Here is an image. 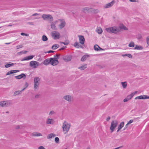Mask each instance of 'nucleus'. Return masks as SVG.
<instances>
[{
	"label": "nucleus",
	"mask_w": 149,
	"mask_h": 149,
	"mask_svg": "<svg viewBox=\"0 0 149 149\" xmlns=\"http://www.w3.org/2000/svg\"><path fill=\"white\" fill-rule=\"evenodd\" d=\"M90 13H97L98 12V10L95 9L91 8V9H90Z\"/></svg>",
	"instance_id": "412c9836"
},
{
	"label": "nucleus",
	"mask_w": 149,
	"mask_h": 149,
	"mask_svg": "<svg viewBox=\"0 0 149 149\" xmlns=\"http://www.w3.org/2000/svg\"><path fill=\"white\" fill-rule=\"evenodd\" d=\"M134 42H130L128 45V46L129 47H134Z\"/></svg>",
	"instance_id": "f704fd0d"
},
{
	"label": "nucleus",
	"mask_w": 149,
	"mask_h": 149,
	"mask_svg": "<svg viewBox=\"0 0 149 149\" xmlns=\"http://www.w3.org/2000/svg\"><path fill=\"white\" fill-rule=\"evenodd\" d=\"M133 120H130L129 122H128V123H127V124L128 125H129V124H130L131 123H133Z\"/></svg>",
	"instance_id": "8fccbe9b"
},
{
	"label": "nucleus",
	"mask_w": 149,
	"mask_h": 149,
	"mask_svg": "<svg viewBox=\"0 0 149 149\" xmlns=\"http://www.w3.org/2000/svg\"><path fill=\"white\" fill-rule=\"evenodd\" d=\"M38 149H45V148L43 146H40L38 148Z\"/></svg>",
	"instance_id": "4d7b16f0"
},
{
	"label": "nucleus",
	"mask_w": 149,
	"mask_h": 149,
	"mask_svg": "<svg viewBox=\"0 0 149 149\" xmlns=\"http://www.w3.org/2000/svg\"><path fill=\"white\" fill-rule=\"evenodd\" d=\"M123 56H128V57H129L130 58H132V55L130 54H125L123 55Z\"/></svg>",
	"instance_id": "c9c22d12"
},
{
	"label": "nucleus",
	"mask_w": 149,
	"mask_h": 149,
	"mask_svg": "<svg viewBox=\"0 0 149 149\" xmlns=\"http://www.w3.org/2000/svg\"><path fill=\"white\" fill-rule=\"evenodd\" d=\"M19 128H20V127H19V125L17 126L16 127V129H19Z\"/></svg>",
	"instance_id": "774afa93"
},
{
	"label": "nucleus",
	"mask_w": 149,
	"mask_h": 149,
	"mask_svg": "<svg viewBox=\"0 0 149 149\" xmlns=\"http://www.w3.org/2000/svg\"><path fill=\"white\" fill-rule=\"evenodd\" d=\"M63 98L69 102H71L72 97L70 95H67L64 96L63 97Z\"/></svg>",
	"instance_id": "f8f14e48"
},
{
	"label": "nucleus",
	"mask_w": 149,
	"mask_h": 149,
	"mask_svg": "<svg viewBox=\"0 0 149 149\" xmlns=\"http://www.w3.org/2000/svg\"><path fill=\"white\" fill-rule=\"evenodd\" d=\"M47 37L45 35H43L42 37V40L43 41H46L48 40Z\"/></svg>",
	"instance_id": "bb28decb"
},
{
	"label": "nucleus",
	"mask_w": 149,
	"mask_h": 149,
	"mask_svg": "<svg viewBox=\"0 0 149 149\" xmlns=\"http://www.w3.org/2000/svg\"><path fill=\"white\" fill-rule=\"evenodd\" d=\"M99 47V46L98 45H95L94 46V49L96 51H99V49L98 48Z\"/></svg>",
	"instance_id": "2f4dec72"
},
{
	"label": "nucleus",
	"mask_w": 149,
	"mask_h": 149,
	"mask_svg": "<svg viewBox=\"0 0 149 149\" xmlns=\"http://www.w3.org/2000/svg\"><path fill=\"white\" fill-rule=\"evenodd\" d=\"M38 14L37 13H34L32 15L33 16H36L38 15Z\"/></svg>",
	"instance_id": "69168bd1"
},
{
	"label": "nucleus",
	"mask_w": 149,
	"mask_h": 149,
	"mask_svg": "<svg viewBox=\"0 0 149 149\" xmlns=\"http://www.w3.org/2000/svg\"><path fill=\"white\" fill-rule=\"evenodd\" d=\"M110 117L108 116V117L107 118L106 120L107 121H108L110 120Z\"/></svg>",
	"instance_id": "13d9d810"
},
{
	"label": "nucleus",
	"mask_w": 149,
	"mask_h": 149,
	"mask_svg": "<svg viewBox=\"0 0 149 149\" xmlns=\"http://www.w3.org/2000/svg\"><path fill=\"white\" fill-rule=\"evenodd\" d=\"M106 31L109 33H116L117 29L115 27L107 28L106 29Z\"/></svg>",
	"instance_id": "423d86ee"
},
{
	"label": "nucleus",
	"mask_w": 149,
	"mask_h": 149,
	"mask_svg": "<svg viewBox=\"0 0 149 149\" xmlns=\"http://www.w3.org/2000/svg\"><path fill=\"white\" fill-rule=\"evenodd\" d=\"M54 33H53L52 35L53 36H54V39H59L60 37V33L56 31H54Z\"/></svg>",
	"instance_id": "6e6552de"
},
{
	"label": "nucleus",
	"mask_w": 149,
	"mask_h": 149,
	"mask_svg": "<svg viewBox=\"0 0 149 149\" xmlns=\"http://www.w3.org/2000/svg\"><path fill=\"white\" fill-rule=\"evenodd\" d=\"M39 65L38 62L34 61H31L29 63L30 66L34 68H36Z\"/></svg>",
	"instance_id": "39448f33"
},
{
	"label": "nucleus",
	"mask_w": 149,
	"mask_h": 149,
	"mask_svg": "<svg viewBox=\"0 0 149 149\" xmlns=\"http://www.w3.org/2000/svg\"><path fill=\"white\" fill-rule=\"evenodd\" d=\"M115 2V1L114 0H113L110 3L106 4L105 7L106 8H109L112 6L113 5Z\"/></svg>",
	"instance_id": "ddd939ff"
},
{
	"label": "nucleus",
	"mask_w": 149,
	"mask_h": 149,
	"mask_svg": "<svg viewBox=\"0 0 149 149\" xmlns=\"http://www.w3.org/2000/svg\"><path fill=\"white\" fill-rule=\"evenodd\" d=\"M139 99H143V95H140L138 96Z\"/></svg>",
	"instance_id": "5fc2aeb1"
},
{
	"label": "nucleus",
	"mask_w": 149,
	"mask_h": 149,
	"mask_svg": "<svg viewBox=\"0 0 149 149\" xmlns=\"http://www.w3.org/2000/svg\"><path fill=\"white\" fill-rule=\"evenodd\" d=\"M129 1L130 2H137V1H136V0H129Z\"/></svg>",
	"instance_id": "e2e57ef3"
},
{
	"label": "nucleus",
	"mask_w": 149,
	"mask_h": 149,
	"mask_svg": "<svg viewBox=\"0 0 149 149\" xmlns=\"http://www.w3.org/2000/svg\"><path fill=\"white\" fill-rule=\"evenodd\" d=\"M128 125L127 124L125 125V127L124 128V129L123 130V131H124L128 127Z\"/></svg>",
	"instance_id": "864d4df0"
},
{
	"label": "nucleus",
	"mask_w": 149,
	"mask_h": 149,
	"mask_svg": "<svg viewBox=\"0 0 149 149\" xmlns=\"http://www.w3.org/2000/svg\"><path fill=\"white\" fill-rule=\"evenodd\" d=\"M38 84L34 83V89H36L37 88L38 86Z\"/></svg>",
	"instance_id": "c03bdc74"
},
{
	"label": "nucleus",
	"mask_w": 149,
	"mask_h": 149,
	"mask_svg": "<svg viewBox=\"0 0 149 149\" xmlns=\"http://www.w3.org/2000/svg\"><path fill=\"white\" fill-rule=\"evenodd\" d=\"M56 22L54 23V22H52L51 24V28L52 29L56 30V26H55V24Z\"/></svg>",
	"instance_id": "5701e85b"
},
{
	"label": "nucleus",
	"mask_w": 149,
	"mask_h": 149,
	"mask_svg": "<svg viewBox=\"0 0 149 149\" xmlns=\"http://www.w3.org/2000/svg\"><path fill=\"white\" fill-rule=\"evenodd\" d=\"M34 56L31 55L27 57H24L23 59H22L21 61H24L25 60H30L32 59L34 57Z\"/></svg>",
	"instance_id": "2eb2a0df"
},
{
	"label": "nucleus",
	"mask_w": 149,
	"mask_h": 149,
	"mask_svg": "<svg viewBox=\"0 0 149 149\" xmlns=\"http://www.w3.org/2000/svg\"><path fill=\"white\" fill-rule=\"evenodd\" d=\"M55 141L56 143H58L59 142V139L58 137H56L55 138Z\"/></svg>",
	"instance_id": "ea45409f"
},
{
	"label": "nucleus",
	"mask_w": 149,
	"mask_h": 149,
	"mask_svg": "<svg viewBox=\"0 0 149 149\" xmlns=\"http://www.w3.org/2000/svg\"><path fill=\"white\" fill-rule=\"evenodd\" d=\"M97 33L99 34H101L102 33V29L99 28L97 30Z\"/></svg>",
	"instance_id": "72a5a7b5"
},
{
	"label": "nucleus",
	"mask_w": 149,
	"mask_h": 149,
	"mask_svg": "<svg viewBox=\"0 0 149 149\" xmlns=\"http://www.w3.org/2000/svg\"><path fill=\"white\" fill-rule=\"evenodd\" d=\"M59 47V45L58 44H55L53 45L52 47V49L55 50L58 48Z\"/></svg>",
	"instance_id": "a878e982"
},
{
	"label": "nucleus",
	"mask_w": 149,
	"mask_h": 149,
	"mask_svg": "<svg viewBox=\"0 0 149 149\" xmlns=\"http://www.w3.org/2000/svg\"><path fill=\"white\" fill-rule=\"evenodd\" d=\"M40 79L38 77H36L34 78V83L38 84V82L40 81Z\"/></svg>",
	"instance_id": "c85d7f7f"
},
{
	"label": "nucleus",
	"mask_w": 149,
	"mask_h": 149,
	"mask_svg": "<svg viewBox=\"0 0 149 149\" xmlns=\"http://www.w3.org/2000/svg\"><path fill=\"white\" fill-rule=\"evenodd\" d=\"M39 96H40V95H39V94L36 95H35V97L36 98H39Z\"/></svg>",
	"instance_id": "052dcab7"
},
{
	"label": "nucleus",
	"mask_w": 149,
	"mask_h": 149,
	"mask_svg": "<svg viewBox=\"0 0 149 149\" xmlns=\"http://www.w3.org/2000/svg\"><path fill=\"white\" fill-rule=\"evenodd\" d=\"M129 100V99L127 98V97L125 99H124L123 100V101L124 102H127Z\"/></svg>",
	"instance_id": "3c124183"
},
{
	"label": "nucleus",
	"mask_w": 149,
	"mask_h": 149,
	"mask_svg": "<svg viewBox=\"0 0 149 149\" xmlns=\"http://www.w3.org/2000/svg\"><path fill=\"white\" fill-rule=\"evenodd\" d=\"M33 136H42V135L40 133L38 132H36L35 134L33 135Z\"/></svg>",
	"instance_id": "58836bf2"
},
{
	"label": "nucleus",
	"mask_w": 149,
	"mask_h": 149,
	"mask_svg": "<svg viewBox=\"0 0 149 149\" xmlns=\"http://www.w3.org/2000/svg\"><path fill=\"white\" fill-rule=\"evenodd\" d=\"M11 103L5 101L0 102V107H8L10 105Z\"/></svg>",
	"instance_id": "0eeeda50"
},
{
	"label": "nucleus",
	"mask_w": 149,
	"mask_h": 149,
	"mask_svg": "<svg viewBox=\"0 0 149 149\" xmlns=\"http://www.w3.org/2000/svg\"><path fill=\"white\" fill-rule=\"evenodd\" d=\"M124 122H122L120 123L118 125V128H119L121 129L124 126Z\"/></svg>",
	"instance_id": "b1692460"
},
{
	"label": "nucleus",
	"mask_w": 149,
	"mask_h": 149,
	"mask_svg": "<svg viewBox=\"0 0 149 149\" xmlns=\"http://www.w3.org/2000/svg\"><path fill=\"white\" fill-rule=\"evenodd\" d=\"M50 64L53 66L56 65L59 63L58 58H50Z\"/></svg>",
	"instance_id": "7ed1b4c3"
},
{
	"label": "nucleus",
	"mask_w": 149,
	"mask_h": 149,
	"mask_svg": "<svg viewBox=\"0 0 149 149\" xmlns=\"http://www.w3.org/2000/svg\"><path fill=\"white\" fill-rule=\"evenodd\" d=\"M86 66H87V65L86 64L84 65H83L81 67H79L78 68L79 69H80L81 70H83L86 68V67H87Z\"/></svg>",
	"instance_id": "c756f323"
},
{
	"label": "nucleus",
	"mask_w": 149,
	"mask_h": 149,
	"mask_svg": "<svg viewBox=\"0 0 149 149\" xmlns=\"http://www.w3.org/2000/svg\"><path fill=\"white\" fill-rule=\"evenodd\" d=\"M60 43L61 44H63L65 45H67L69 43V42H61Z\"/></svg>",
	"instance_id": "79ce46f5"
},
{
	"label": "nucleus",
	"mask_w": 149,
	"mask_h": 149,
	"mask_svg": "<svg viewBox=\"0 0 149 149\" xmlns=\"http://www.w3.org/2000/svg\"><path fill=\"white\" fill-rule=\"evenodd\" d=\"M90 9H91V8L85 7L83 9L82 11L84 13H86L87 12L90 13Z\"/></svg>",
	"instance_id": "aec40b11"
},
{
	"label": "nucleus",
	"mask_w": 149,
	"mask_h": 149,
	"mask_svg": "<svg viewBox=\"0 0 149 149\" xmlns=\"http://www.w3.org/2000/svg\"><path fill=\"white\" fill-rule=\"evenodd\" d=\"M70 127V124L67 123L66 121L64 122L62 126V128L63 131L65 132V134L68 132Z\"/></svg>",
	"instance_id": "f257e3e1"
},
{
	"label": "nucleus",
	"mask_w": 149,
	"mask_h": 149,
	"mask_svg": "<svg viewBox=\"0 0 149 149\" xmlns=\"http://www.w3.org/2000/svg\"><path fill=\"white\" fill-rule=\"evenodd\" d=\"M89 57V56L88 55H84L81 58V61H85L86 59Z\"/></svg>",
	"instance_id": "6ab92c4d"
},
{
	"label": "nucleus",
	"mask_w": 149,
	"mask_h": 149,
	"mask_svg": "<svg viewBox=\"0 0 149 149\" xmlns=\"http://www.w3.org/2000/svg\"><path fill=\"white\" fill-rule=\"evenodd\" d=\"M143 49V47L141 46H139L137 45H135V47L134 48L135 49L141 50Z\"/></svg>",
	"instance_id": "393cba45"
},
{
	"label": "nucleus",
	"mask_w": 149,
	"mask_h": 149,
	"mask_svg": "<svg viewBox=\"0 0 149 149\" xmlns=\"http://www.w3.org/2000/svg\"><path fill=\"white\" fill-rule=\"evenodd\" d=\"M56 136V135L53 133H51L49 134L47 136V139L52 138Z\"/></svg>",
	"instance_id": "4be33fe9"
},
{
	"label": "nucleus",
	"mask_w": 149,
	"mask_h": 149,
	"mask_svg": "<svg viewBox=\"0 0 149 149\" xmlns=\"http://www.w3.org/2000/svg\"><path fill=\"white\" fill-rule=\"evenodd\" d=\"M42 17L44 20L47 19L51 21L53 20V17L50 15L43 14L42 16Z\"/></svg>",
	"instance_id": "20e7f679"
},
{
	"label": "nucleus",
	"mask_w": 149,
	"mask_h": 149,
	"mask_svg": "<svg viewBox=\"0 0 149 149\" xmlns=\"http://www.w3.org/2000/svg\"><path fill=\"white\" fill-rule=\"evenodd\" d=\"M143 96V99H149V96L146 95Z\"/></svg>",
	"instance_id": "37998d69"
},
{
	"label": "nucleus",
	"mask_w": 149,
	"mask_h": 149,
	"mask_svg": "<svg viewBox=\"0 0 149 149\" xmlns=\"http://www.w3.org/2000/svg\"><path fill=\"white\" fill-rule=\"evenodd\" d=\"M43 63L45 65H47L49 64H50V58H47L43 62Z\"/></svg>",
	"instance_id": "f3484780"
},
{
	"label": "nucleus",
	"mask_w": 149,
	"mask_h": 149,
	"mask_svg": "<svg viewBox=\"0 0 149 149\" xmlns=\"http://www.w3.org/2000/svg\"><path fill=\"white\" fill-rule=\"evenodd\" d=\"M19 71V70H11L8 72L6 73V75H8L9 74H12L13 73L17 72Z\"/></svg>",
	"instance_id": "dca6fc26"
},
{
	"label": "nucleus",
	"mask_w": 149,
	"mask_h": 149,
	"mask_svg": "<svg viewBox=\"0 0 149 149\" xmlns=\"http://www.w3.org/2000/svg\"><path fill=\"white\" fill-rule=\"evenodd\" d=\"M23 52H22V53L23 54H26L27 52V51H23Z\"/></svg>",
	"instance_id": "338daca9"
},
{
	"label": "nucleus",
	"mask_w": 149,
	"mask_h": 149,
	"mask_svg": "<svg viewBox=\"0 0 149 149\" xmlns=\"http://www.w3.org/2000/svg\"><path fill=\"white\" fill-rule=\"evenodd\" d=\"M72 59V57L70 56H66L63 58V59L66 62L70 61Z\"/></svg>",
	"instance_id": "4468645a"
},
{
	"label": "nucleus",
	"mask_w": 149,
	"mask_h": 149,
	"mask_svg": "<svg viewBox=\"0 0 149 149\" xmlns=\"http://www.w3.org/2000/svg\"><path fill=\"white\" fill-rule=\"evenodd\" d=\"M28 24L30 25H33V23L32 22H28Z\"/></svg>",
	"instance_id": "680f3d73"
},
{
	"label": "nucleus",
	"mask_w": 149,
	"mask_h": 149,
	"mask_svg": "<svg viewBox=\"0 0 149 149\" xmlns=\"http://www.w3.org/2000/svg\"><path fill=\"white\" fill-rule=\"evenodd\" d=\"M23 47L22 45H20L17 46V49H18Z\"/></svg>",
	"instance_id": "de8ad7c7"
},
{
	"label": "nucleus",
	"mask_w": 149,
	"mask_h": 149,
	"mask_svg": "<svg viewBox=\"0 0 149 149\" xmlns=\"http://www.w3.org/2000/svg\"><path fill=\"white\" fill-rule=\"evenodd\" d=\"M25 88H24L21 91H15L14 93V95L16 96L19 94H20L21 92L25 89Z\"/></svg>",
	"instance_id": "a211bd4d"
},
{
	"label": "nucleus",
	"mask_w": 149,
	"mask_h": 149,
	"mask_svg": "<svg viewBox=\"0 0 149 149\" xmlns=\"http://www.w3.org/2000/svg\"><path fill=\"white\" fill-rule=\"evenodd\" d=\"M121 85L124 88H126L127 86V83L126 81L124 82H122L121 83Z\"/></svg>",
	"instance_id": "cd10ccee"
},
{
	"label": "nucleus",
	"mask_w": 149,
	"mask_h": 149,
	"mask_svg": "<svg viewBox=\"0 0 149 149\" xmlns=\"http://www.w3.org/2000/svg\"><path fill=\"white\" fill-rule=\"evenodd\" d=\"M60 54H59L58 55H57V54H56L54 56L55 58H58V59L59 58V57L60 56Z\"/></svg>",
	"instance_id": "09e8293b"
},
{
	"label": "nucleus",
	"mask_w": 149,
	"mask_h": 149,
	"mask_svg": "<svg viewBox=\"0 0 149 149\" xmlns=\"http://www.w3.org/2000/svg\"><path fill=\"white\" fill-rule=\"evenodd\" d=\"M79 47L81 48H82L83 47L81 45H80L79 44V46L77 47V48H79Z\"/></svg>",
	"instance_id": "0e129e2a"
},
{
	"label": "nucleus",
	"mask_w": 149,
	"mask_h": 149,
	"mask_svg": "<svg viewBox=\"0 0 149 149\" xmlns=\"http://www.w3.org/2000/svg\"><path fill=\"white\" fill-rule=\"evenodd\" d=\"M134 96V94L133 93H132L130 94L129 95H128L127 97V98H128L129 99V100L131 99L132 97Z\"/></svg>",
	"instance_id": "7c9ffc66"
},
{
	"label": "nucleus",
	"mask_w": 149,
	"mask_h": 149,
	"mask_svg": "<svg viewBox=\"0 0 149 149\" xmlns=\"http://www.w3.org/2000/svg\"><path fill=\"white\" fill-rule=\"evenodd\" d=\"M118 123V121L116 120H113L111 122L110 128L111 132L114 131L115 128L117 126Z\"/></svg>",
	"instance_id": "f03ea898"
},
{
	"label": "nucleus",
	"mask_w": 149,
	"mask_h": 149,
	"mask_svg": "<svg viewBox=\"0 0 149 149\" xmlns=\"http://www.w3.org/2000/svg\"><path fill=\"white\" fill-rule=\"evenodd\" d=\"M78 36L79 37L80 43L81 44L83 45L85 41V38L84 36Z\"/></svg>",
	"instance_id": "9b49d317"
},
{
	"label": "nucleus",
	"mask_w": 149,
	"mask_h": 149,
	"mask_svg": "<svg viewBox=\"0 0 149 149\" xmlns=\"http://www.w3.org/2000/svg\"><path fill=\"white\" fill-rule=\"evenodd\" d=\"M51 119L49 118L48 119L46 123L47 124H51Z\"/></svg>",
	"instance_id": "a19ab883"
},
{
	"label": "nucleus",
	"mask_w": 149,
	"mask_h": 149,
	"mask_svg": "<svg viewBox=\"0 0 149 149\" xmlns=\"http://www.w3.org/2000/svg\"><path fill=\"white\" fill-rule=\"evenodd\" d=\"M58 20L61 22V24L59 25V27L61 29L65 26V22L63 19H61Z\"/></svg>",
	"instance_id": "1a4fd4ad"
},
{
	"label": "nucleus",
	"mask_w": 149,
	"mask_h": 149,
	"mask_svg": "<svg viewBox=\"0 0 149 149\" xmlns=\"http://www.w3.org/2000/svg\"><path fill=\"white\" fill-rule=\"evenodd\" d=\"M54 113V111H51L49 112V114L50 115H52Z\"/></svg>",
	"instance_id": "bf43d9fd"
},
{
	"label": "nucleus",
	"mask_w": 149,
	"mask_h": 149,
	"mask_svg": "<svg viewBox=\"0 0 149 149\" xmlns=\"http://www.w3.org/2000/svg\"><path fill=\"white\" fill-rule=\"evenodd\" d=\"M16 78L18 79H20L22 78H23L24 79H25L26 77V75L24 73H22L20 75H17L15 77Z\"/></svg>",
	"instance_id": "9d476101"
},
{
	"label": "nucleus",
	"mask_w": 149,
	"mask_h": 149,
	"mask_svg": "<svg viewBox=\"0 0 149 149\" xmlns=\"http://www.w3.org/2000/svg\"><path fill=\"white\" fill-rule=\"evenodd\" d=\"M21 35L22 36H28L29 35L28 34H26L24 33H21Z\"/></svg>",
	"instance_id": "a18cd8bd"
},
{
	"label": "nucleus",
	"mask_w": 149,
	"mask_h": 149,
	"mask_svg": "<svg viewBox=\"0 0 149 149\" xmlns=\"http://www.w3.org/2000/svg\"><path fill=\"white\" fill-rule=\"evenodd\" d=\"M79 43L77 42H75L74 45V46L75 47L77 48V47L79 46Z\"/></svg>",
	"instance_id": "4c0bfd02"
},
{
	"label": "nucleus",
	"mask_w": 149,
	"mask_h": 149,
	"mask_svg": "<svg viewBox=\"0 0 149 149\" xmlns=\"http://www.w3.org/2000/svg\"><path fill=\"white\" fill-rule=\"evenodd\" d=\"M146 40H147V43L148 44V45H149V37H148L146 38Z\"/></svg>",
	"instance_id": "603ef678"
},
{
	"label": "nucleus",
	"mask_w": 149,
	"mask_h": 149,
	"mask_svg": "<svg viewBox=\"0 0 149 149\" xmlns=\"http://www.w3.org/2000/svg\"><path fill=\"white\" fill-rule=\"evenodd\" d=\"M14 65V64L13 63H11V64H6L5 65V67L6 68H9L11 66L13 65Z\"/></svg>",
	"instance_id": "473e14b6"
},
{
	"label": "nucleus",
	"mask_w": 149,
	"mask_h": 149,
	"mask_svg": "<svg viewBox=\"0 0 149 149\" xmlns=\"http://www.w3.org/2000/svg\"><path fill=\"white\" fill-rule=\"evenodd\" d=\"M66 48V46H63L60 49H59V50L61 51V50H63L64 49Z\"/></svg>",
	"instance_id": "49530a36"
},
{
	"label": "nucleus",
	"mask_w": 149,
	"mask_h": 149,
	"mask_svg": "<svg viewBox=\"0 0 149 149\" xmlns=\"http://www.w3.org/2000/svg\"><path fill=\"white\" fill-rule=\"evenodd\" d=\"M120 29H124L125 30H127L128 29L125 26L123 25L120 27Z\"/></svg>",
	"instance_id": "e433bc0d"
},
{
	"label": "nucleus",
	"mask_w": 149,
	"mask_h": 149,
	"mask_svg": "<svg viewBox=\"0 0 149 149\" xmlns=\"http://www.w3.org/2000/svg\"><path fill=\"white\" fill-rule=\"evenodd\" d=\"M54 52H55V51H54L50 50H49V51H48L47 52V53H54Z\"/></svg>",
	"instance_id": "6e6d98bb"
}]
</instances>
